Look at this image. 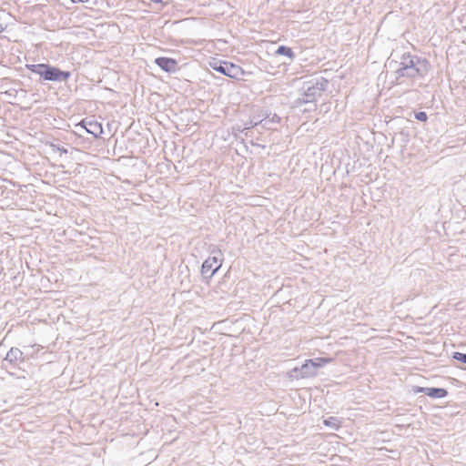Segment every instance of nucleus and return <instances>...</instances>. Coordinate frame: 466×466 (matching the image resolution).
I'll return each instance as SVG.
<instances>
[{
    "instance_id": "11",
    "label": "nucleus",
    "mask_w": 466,
    "mask_h": 466,
    "mask_svg": "<svg viewBox=\"0 0 466 466\" xmlns=\"http://www.w3.org/2000/svg\"><path fill=\"white\" fill-rule=\"evenodd\" d=\"M280 122V117L274 114L272 117H265L258 122H254L251 125V127H256L258 126H261L266 129H272V124H279Z\"/></svg>"
},
{
    "instance_id": "8",
    "label": "nucleus",
    "mask_w": 466,
    "mask_h": 466,
    "mask_svg": "<svg viewBox=\"0 0 466 466\" xmlns=\"http://www.w3.org/2000/svg\"><path fill=\"white\" fill-rule=\"evenodd\" d=\"M76 127L85 129L95 137H99L103 133L102 124L93 119L85 118L79 124L76 125Z\"/></svg>"
},
{
    "instance_id": "14",
    "label": "nucleus",
    "mask_w": 466,
    "mask_h": 466,
    "mask_svg": "<svg viewBox=\"0 0 466 466\" xmlns=\"http://www.w3.org/2000/svg\"><path fill=\"white\" fill-rule=\"evenodd\" d=\"M329 359L326 358H317L314 360H311V363L313 365L314 370L316 372H318V369L322 368L326 363L329 362Z\"/></svg>"
},
{
    "instance_id": "2",
    "label": "nucleus",
    "mask_w": 466,
    "mask_h": 466,
    "mask_svg": "<svg viewBox=\"0 0 466 466\" xmlns=\"http://www.w3.org/2000/svg\"><path fill=\"white\" fill-rule=\"evenodd\" d=\"M328 81L324 78H314L305 81L299 89V96L295 99L294 104L299 106L303 104H313L326 89Z\"/></svg>"
},
{
    "instance_id": "20",
    "label": "nucleus",
    "mask_w": 466,
    "mask_h": 466,
    "mask_svg": "<svg viewBox=\"0 0 466 466\" xmlns=\"http://www.w3.org/2000/svg\"><path fill=\"white\" fill-rule=\"evenodd\" d=\"M152 2H155V3H157V2H160L161 0H151Z\"/></svg>"
},
{
    "instance_id": "19",
    "label": "nucleus",
    "mask_w": 466,
    "mask_h": 466,
    "mask_svg": "<svg viewBox=\"0 0 466 466\" xmlns=\"http://www.w3.org/2000/svg\"><path fill=\"white\" fill-rule=\"evenodd\" d=\"M72 3H87L89 0H70Z\"/></svg>"
},
{
    "instance_id": "16",
    "label": "nucleus",
    "mask_w": 466,
    "mask_h": 466,
    "mask_svg": "<svg viewBox=\"0 0 466 466\" xmlns=\"http://www.w3.org/2000/svg\"><path fill=\"white\" fill-rule=\"evenodd\" d=\"M415 118H416L417 120H419V121H422V122H424V121H426V120H427L428 116H427L426 112H424V111H419V112H416V113H415Z\"/></svg>"
},
{
    "instance_id": "17",
    "label": "nucleus",
    "mask_w": 466,
    "mask_h": 466,
    "mask_svg": "<svg viewBox=\"0 0 466 466\" xmlns=\"http://www.w3.org/2000/svg\"><path fill=\"white\" fill-rule=\"evenodd\" d=\"M51 147H52L54 151H57L60 154H66L67 153V149L66 147H60L59 145L52 144Z\"/></svg>"
},
{
    "instance_id": "6",
    "label": "nucleus",
    "mask_w": 466,
    "mask_h": 466,
    "mask_svg": "<svg viewBox=\"0 0 466 466\" xmlns=\"http://www.w3.org/2000/svg\"><path fill=\"white\" fill-rule=\"evenodd\" d=\"M317 375L311 360H306L300 368H294L290 371V377L295 379L312 378Z\"/></svg>"
},
{
    "instance_id": "18",
    "label": "nucleus",
    "mask_w": 466,
    "mask_h": 466,
    "mask_svg": "<svg viewBox=\"0 0 466 466\" xmlns=\"http://www.w3.org/2000/svg\"><path fill=\"white\" fill-rule=\"evenodd\" d=\"M6 28V25L3 23L2 17L0 16V33L4 32Z\"/></svg>"
},
{
    "instance_id": "15",
    "label": "nucleus",
    "mask_w": 466,
    "mask_h": 466,
    "mask_svg": "<svg viewBox=\"0 0 466 466\" xmlns=\"http://www.w3.org/2000/svg\"><path fill=\"white\" fill-rule=\"evenodd\" d=\"M452 359L466 364V353L455 351L452 353Z\"/></svg>"
},
{
    "instance_id": "12",
    "label": "nucleus",
    "mask_w": 466,
    "mask_h": 466,
    "mask_svg": "<svg viewBox=\"0 0 466 466\" xmlns=\"http://www.w3.org/2000/svg\"><path fill=\"white\" fill-rule=\"evenodd\" d=\"M275 53L277 55L288 56L290 59H293L295 57L293 50L286 46H279Z\"/></svg>"
},
{
    "instance_id": "7",
    "label": "nucleus",
    "mask_w": 466,
    "mask_h": 466,
    "mask_svg": "<svg viewBox=\"0 0 466 466\" xmlns=\"http://www.w3.org/2000/svg\"><path fill=\"white\" fill-rule=\"evenodd\" d=\"M24 360V353L18 348H11L7 352L5 358L2 360V367L5 370L15 368L17 366L18 361Z\"/></svg>"
},
{
    "instance_id": "1",
    "label": "nucleus",
    "mask_w": 466,
    "mask_h": 466,
    "mask_svg": "<svg viewBox=\"0 0 466 466\" xmlns=\"http://www.w3.org/2000/svg\"><path fill=\"white\" fill-rule=\"evenodd\" d=\"M389 67L393 69L395 83L402 85L411 79L424 78L431 69V65L424 57L403 53L400 61H390Z\"/></svg>"
},
{
    "instance_id": "10",
    "label": "nucleus",
    "mask_w": 466,
    "mask_h": 466,
    "mask_svg": "<svg viewBox=\"0 0 466 466\" xmlns=\"http://www.w3.org/2000/svg\"><path fill=\"white\" fill-rule=\"evenodd\" d=\"M414 392L424 393L433 399H441L448 395L447 390L443 388L417 387Z\"/></svg>"
},
{
    "instance_id": "5",
    "label": "nucleus",
    "mask_w": 466,
    "mask_h": 466,
    "mask_svg": "<svg viewBox=\"0 0 466 466\" xmlns=\"http://www.w3.org/2000/svg\"><path fill=\"white\" fill-rule=\"evenodd\" d=\"M209 66L215 71L231 78H237L241 72L240 66L219 59H213L209 62Z\"/></svg>"
},
{
    "instance_id": "9",
    "label": "nucleus",
    "mask_w": 466,
    "mask_h": 466,
    "mask_svg": "<svg viewBox=\"0 0 466 466\" xmlns=\"http://www.w3.org/2000/svg\"><path fill=\"white\" fill-rule=\"evenodd\" d=\"M155 63L167 73H175L177 70V62L174 58L160 56L155 59Z\"/></svg>"
},
{
    "instance_id": "4",
    "label": "nucleus",
    "mask_w": 466,
    "mask_h": 466,
    "mask_svg": "<svg viewBox=\"0 0 466 466\" xmlns=\"http://www.w3.org/2000/svg\"><path fill=\"white\" fill-rule=\"evenodd\" d=\"M222 265V253L219 249L211 251L208 257L202 264L201 274L204 278H212L214 274L220 268Z\"/></svg>"
},
{
    "instance_id": "13",
    "label": "nucleus",
    "mask_w": 466,
    "mask_h": 466,
    "mask_svg": "<svg viewBox=\"0 0 466 466\" xmlns=\"http://www.w3.org/2000/svg\"><path fill=\"white\" fill-rule=\"evenodd\" d=\"M324 424L333 430H337L340 425V421L336 417H329L324 420Z\"/></svg>"
},
{
    "instance_id": "3",
    "label": "nucleus",
    "mask_w": 466,
    "mask_h": 466,
    "mask_svg": "<svg viewBox=\"0 0 466 466\" xmlns=\"http://www.w3.org/2000/svg\"><path fill=\"white\" fill-rule=\"evenodd\" d=\"M27 68L46 81L66 82L71 76L69 71L61 70L48 64L29 65Z\"/></svg>"
}]
</instances>
